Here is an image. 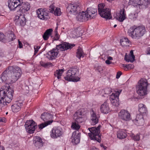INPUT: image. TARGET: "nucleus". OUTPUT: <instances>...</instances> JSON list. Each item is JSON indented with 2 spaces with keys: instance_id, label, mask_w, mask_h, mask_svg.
Returning a JSON list of instances; mask_svg holds the SVG:
<instances>
[{
  "instance_id": "69168bd1",
  "label": "nucleus",
  "mask_w": 150,
  "mask_h": 150,
  "mask_svg": "<svg viewBox=\"0 0 150 150\" xmlns=\"http://www.w3.org/2000/svg\"><path fill=\"white\" fill-rule=\"evenodd\" d=\"M76 140H77V142H78V141H79V139H75V141H76Z\"/></svg>"
},
{
  "instance_id": "37998d69",
  "label": "nucleus",
  "mask_w": 150,
  "mask_h": 150,
  "mask_svg": "<svg viewBox=\"0 0 150 150\" xmlns=\"http://www.w3.org/2000/svg\"><path fill=\"white\" fill-rule=\"evenodd\" d=\"M59 38V36L58 34L57 31L56 30L55 31V35L53 39L54 40H58Z\"/></svg>"
},
{
  "instance_id": "de8ad7c7",
  "label": "nucleus",
  "mask_w": 150,
  "mask_h": 150,
  "mask_svg": "<svg viewBox=\"0 0 150 150\" xmlns=\"http://www.w3.org/2000/svg\"><path fill=\"white\" fill-rule=\"evenodd\" d=\"M40 48V47L39 46H35L34 47V49L35 50V53L34 54H36L37 53L39 49Z\"/></svg>"
},
{
  "instance_id": "09e8293b",
  "label": "nucleus",
  "mask_w": 150,
  "mask_h": 150,
  "mask_svg": "<svg viewBox=\"0 0 150 150\" xmlns=\"http://www.w3.org/2000/svg\"><path fill=\"white\" fill-rule=\"evenodd\" d=\"M73 32H74V33H76V35L75 34V36H72L73 37L75 38V37H77L78 36V35H79V34L77 33H79V32H78L77 30H75V31H73Z\"/></svg>"
},
{
  "instance_id": "79ce46f5",
  "label": "nucleus",
  "mask_w": 150,
  "mask_h": 150,
  "mask_svg": "<svg viewBox=\"0 0 150 150\" xmlns=\"http://www.w3.org/2000/svg\"><path fill=\"white\" fill-rule=\"evenodd\" d=\"M133 139L134 140L138 141L140 139V134H138L132 137Z\"/></svg>"
},
{
  "instance_id": "c756f323",
  "label": "nucleus",
  "mask_w": 150,
  "mask_h": 150,
  "mask_svg": "<svg viewBox=\"0 0 150 150\" xmlns=\"http://www.w3.org/2000/svg\"><path fill=\"white\" fill-rule=\"evenodd\" d=\"M126 132L124 130H120L117 133V136L118 138L120 139H123L127 136Z\"/></svg>"
},
{
  "instance_id": "c85d7f7f",
  "label": "nucleus",
  "mask_w": 150,
  "mask_h": 150,
  "mask_svg": "<svg viewBox=\"0 0 150 150\" xmlns=\"http://www.w3.org/2000/svg\"><path fill=\"white\" fill-rule=\"evenodd\" d=\"M18 17V18H16L14 21L18 23H20L21 25L22 26L24 25L25 23V19L24 17L23 16H18L16 18Z\"/></svg>"
},
{
  "instance_id": "1a4fd4ad",
  "label": "nucleus",
  "mask_w": 150,
  "mask_h": 150,
  "mask_svg": "<svg viewBox=\"0 0 150 150\" xmlns=\"http://www.w3.org/2000/svg\"><path fill=\"white\" fill-rule=\"evenodd\" d=\"M105 4H98V12L100 16L106 19H111L110 10L109 8L105 7Z\"/></svg>"
},
{
  "instance_id": "72a5a7b5",
  "label": "nucleus",
  "mask_w": 150,
  "mask_h": 150,
  "mask_svg": "<svg viewBox=\"0 0 150 150\" xmlns=\"http://www.w3.org/2000/svg\"><path fill=\"white\" fill-rule=\"evenodd\" d=\"M76 57L79 59H80L81 57H83V52L82 49L80 47H79L77 50L76 52Z\"/></svg>"
},
{
  "instance_id": "864d4df0",
  "label": "nucleus",
  "mask_w": 150,
  "mask_h": 150,
  "mask_svg": "<svg viewBox=\"0 0 150 150\" xmlns=\"http://www.w3.org/2000/svg\"><path fill=\"white\" fill-rule=\"evenodd\" d=\"M18 41L19 47L20 48H21L22 47L23 44L20 41H19V40H18Z\"/></svg>"
},
{
  "instance_id": "20e7f679",
  "label": "nucleus",
  "mask_w": 150,
  "mask_h": 150,
  "mask_svg": "<svg viewBox=\"0 0 150 150\" xmlns=\"http://www.w3.org/2000/svg\"><path fill=\"white\" fill-rule=\"evenodd\" d=\"M146 29L143 25L131 27L128 30V33L133 39H139L146 32Z\"/></svg>"
},
{
  "instance_id": "aec40b11",
  "label": "nucleus",
  "mask_w": 150,
  "mask_h": 150,
  "mask_svg": "<svg viewBox=\"0 0 150 150\" xmlns=\"http://www.w3.org/2000/svg\"><path fill=\"white\" fill-rule=\"evenodd\" d=\"M114 17L120 22L123 21L125 18V10L123 8L120 10V13L114 15Z\"/></svg>"
},
{
  "instance_id": "4be33fe9",
  "label": "nucleus",
  "mask_w": 150,
  "mask_h": 150,
  "mask_svg": "<svg viewBox=\"0 0 150 150\" xmlns=\"http://www.w3.org/2000/svg\"><path fill=\"white\" fill-rule=\"evenodd\" d=\"M101 112L104 114H107L110 111L109 104L106 101L102 104L100 108Z\"/></svg>"
},
{
  "instance_id": "13d9d810",
  "label": "nucleus",
  "mask_w": 150,
  "mask_h": 150,
  "mask_svg": "<svg viewBox=\"0 0 150 150\" xmlns=\"http://www.w3.org/2000/svg\"><path fill=\"white\" fill-rule=\"evenodd\" d=\"M25 88L27 90V91L26 92V93H28L29 87L28 86H26L25 87Z\"/></svg>"
},
{
  "instance_id": "2f4dec72",
  "label": "nucleus",
  "mask_w": 150,
  "mask_h": 150,
  "mask_svg": "<svg viewBox=\"0 0 150 150\" xmlns=\"http://www.w3.org/2000/svg\"><path fill=\"white\" fill-rule=\"evenodd\" d=\"M64 71V69H59L57 70L54 73V75L55 77H56L58 79H60L62 74Z\"/></svg>"
},
{
  "instance_id": "8fccbe9b",
  "label": "nucleus",
  "mask_w": 150,
  "mask_h": 150,
  "mask_svg": "<svg viewBox=\"0 0 150 150\" xmlns=\"http://www.w3.org/2000/svg\"><path fill=\"white\" fill-rule=\"evenodd\" d=\"M105 63L107 64H113V62L107 59L105 61Z\"/></svg>"
},
{
  "instance_id": "3c124183",
  "label": "nucleus",
  "mask_w": 150,
  "mask_h": 150,
  "mask_svg": "<svg viewBox=\"0 0 150 150\" xmlns=\"http://www.w3.org/2000/svg\"><path fill=\"white\" fill-rule=\"evenodd\" d=\"M97 69L99 72H100L101 71L103 70V68L101 66L98 67Z\"/></svg>"
},
{
  "instance_id": "412c9836",
  "label": "nucleus",
  "mask_w": 150,
  "mask_h": 150,
  "mask_svg": "<svg viewBox=\"0 0 150 150\" xmlns=\"http://www.w3.org/2000/svg\"><path fill=\"white\" fill-rule=\"evenodd\" d=\"M33 143L36 147L40 148L43 146V143L41 138L35 136L34 137Z\"/></svg>"
},
{
  "instance_id": "ddd939ff",
  "label": "nucleus",
  "mask_w": 150,
  "mask_h": 150,
  "mask_svg": "<svg viewBox=\"0 0 150 150\" xmlns=\"http://www.w3.org/2000/svg\"><path fill=\"white\" fill-rule=\"evenodd\" d=\"M122 91V89H119L115 93H113L110 96V98L111 103L113 105L117 107L119 105V96Z\"/></svg>"
},
{
  "instance_id": "0e129e2a",
  "label": "nucleus",
  "mask_w": 150,
  "mask_h": 150,
  "mask_svg": "<svg viewBox=\"0 0 150 150\" xmlns=\"http://www.w3.org/2000/svg\"><path fill=\"white\" fill-rule=\"evenodd\" d=\"M3 54L2 53V52H0V57H2L3 56Z\"/></svg>"
},
{
  "instance_id": "a18cd8bd",
  "label": "nucleus",
  "mask_w": 150,
  "mask_h": 150,
  "mask_svg": "<svg viewBox=\"0 0 150 150\" xmlns=\"http://www.w3.org/2000/svg\"><path fill=\"white\" fill-rule=\"evenodd\" d=\"M54 8L55 7L54 5L52 4L49 7V10L50 11V12L51 13H53L54 11Z\"/></svg>"
},
{
  "instance_id": "f704fd0d",
  "label": "nucleus",
  "mask_w": 150,
  "mask_h": 150,
  "mask_svg": "<svg viewBox=\"0 0 150 150\" xmlns=\"http://www.w3.org/2000/svg\"><path fill=\"white\" fill-rule=\"evenodd\" d=\"M135 57L134 55H130L128 57L126 55H125V60L127 62H133L134 61L135 59Z\"/></svg>"
},
{
  "instance_id": "6e6552de",
  "label": "nucleus",
  "mask_w": 150,
  "mask_h": 150,
  "mask_svg": "<svg viewBox=\"0 0 150 150\" xmlns=\"http://www.w3.org/2000/svg\"><path fill=\"white\" fill-rule=\"evenodd\" d=\"M100 127V125H99L96 128L92 127L88 128L90 132L88 133V135L91 140L96 141L99 142H100L101 138L99 134Z\"/></svg>"
},
{
  "instance_id": "4c0bfd02",
  "label": "nucleus",
  "mask_w": 150,
  "mask_h": 150,
  "mask_svg": "<svg viewBox=\"0 0 150 150\" xmlns=\"http://www.w3.org/2000/svg\"><path fill=\"white\" fill-rule=\"evenodd\" d=\"M40 64L41 66L45 68L52 66V64L50 62H45L43 61H41L40 62Z\"/></svg>"
},
{
  "instance_id": "39448f33",
  "label": "nucleus",
  "mask_w": 150,
  "mask_h": 150,
  "mask_svg": "<svg viewBox=\"0 0 150 150\" xmlns=\"http://www.w3.org/2000/svg\"><path fill=\"white\" fill-rule=\"evenodd\" d=\"M97 14V10L96 8H87L86 13L83 11L78 14L76 17L77 21L83 22L95 18Z\"/></svg>"
},
{
  "instance_id": "58836bf2",
  "label": "nucleus",
  "mask_w": 150,
  "mask_h": 150,
  "mask_svg": "<svg viewBox=\"0 0 150 150\" xmlns=\"http://www.w3.org/2000/svg\"><path fill=\"white\" fill-rule=\"evenodd\" d=\"M8 38H6V39L8 41H12L15 38V35L13 33H11L8 34Z\"/></svg>"
},
{
  "instance_id": "338daca9",
  "label": "nucleus",
  "mask_w": 150,
  "mask_h": 150,
  "mask_svg": "<svg viewBox=\"0 0 150 150\" xmlns=\"http://www.w3.org/2000/svg\"><path fill=\"white\" fill-rule=\"evenodd\" d=\"M117 26V25H115L114 26V27L115 28Z\"/></svg>"
},
{
  "instance_id": "7ed1b4c3",
  "label": "nucleus",
  "mask_w": 150,
  "mask_h": 150,
  "mask_svg": "<svg viewBox=\"0 0 150 150\" xmlns=\"http://www.w3.org/2000/svg\"><path fill=\"white\" fill-rule=\"evenodd\" d=\"M74 45H71L65 42H62V43L57 45L55 49L54 48L49 51L47 57L50 60H51L56 58L58 53V50L63 51L69 49H71L74 47Z\"/></svg>"
},
{
  "instance_id": "f257e3e1",
  "label": "nucleus",
  "mask_w": 150,
  "mask_h": 150,
  "mask_svg": "<svg viewBox=\"0 0 150 150\" xmlns=\"http://www.w3.org/2000/svg\"><path fill=\"white\" fill-rule=\"evenodd\" d=\"M21 71L18 67H9L2 74L1 77L3 81L10 84L15 82L21 77Z\"/></svg>"
},
{
  "instance_id": "a19ab883",
  "label": "nucleus",
  "mask_w": 150,
  "mask_h": 150,
  "mask_svg": "<svg viewBox=\"0 0 150 150\" xmlns=\"http://www.w3.org/2000/svg\"><path fill=\"white\" fill-rule=\"evenodd\" d=\"M6 40V39L4 34L0 32V41L5 42Z\"/></svg>"
},
{
  "instance_id": "0eeeda50",
  "label": "nucleus",
  "mask_w": 150,
  "mask_h": 150,
  "mask_svg": "<svg viewBox=\"0 0 150 150\" xmlns=\"http://www.w3.org/2000/svg\"><path fill=\"white\" fill-rule=\"evenodd\" d=\"M53 115L49 113L44 112L42 113L41 116V118L45 122L38 125L39 129H41L47 126L51 125L53 122Z\"/></svg>"
},
{
  "instance_id": "473e14b6",
  "label": "nucleus",
  "mask_w": 150,
  "mask_h": 150,
  "mask_svg": "<svg viewBox=\"0 0 150 150\" xmlns=\"http://www.w3.org/2000/svg\"><path fill=\"white\" fill-rule=\"evenodd\" d=\"M140 4V8H146L149 4L150 2L149 0H141Z\"/></svg>"
},
{
  "instance_id": "6ab92c4d",
  "label": "nucleus",
  "mask_w": 150,
  "mask_h": 150,
  "mask_svg": "<svg viewBox=\"0 0 150 150\" xmlns=\"http://www.w3.org/2000/svg\"><path fill=\"white\" fill-rule=\"evenodd\" d=\"M74 119L75 121L78 123H81L83 122L86 120V117H82L80 112H76L74 115Z\"/></svg>"
},
{
  "instance_id": "393cba45",
  "label": "nucleus",
  "mask_w": 150,
  "mask_h": 150,
  "mask_svg": "<svg viewBox=\"0 0 150 150\" xmlns=\"http://www.w3.org/2000/svg\"><path fill=\"white\" fill-rule=\"evenodd\" d=\"M22 105V101H19L16 103L14 104L12 106L11 108L13 112H16L21 109V106Z\"/></svg>"
},
{
  "instance_id": "b1692460",
  "label": "nucleus",
  "mask_w": 150,
  "mask_h": 150,
  "mask_svg": "<svg viewBox=\"0 0 150 150\" xmlns=\"http://www.w3.org/2000/svg\"><path fill=\"white\" fill-rule=\"evenodd\" d=\"M138 110L139 112L142 114V115H146L147 114L148 111L147 108L144 104H140L138 105Z\"/></svg>"
},
{
  "instance_id": "a878e982",
  "label": "nucleus",
  "mask_w": 150,
  "mask_h": 150,
  "mask_svg": "<svg viewBox=\"0 0 150 150\" xmlns=\"http://www.w3.org/2000/svg\"><path fill=\"white\" fill-rule=\"evenodd\" d=\"M5 91H4V89L0 90V105L1 106L6 105L7 102L5 100Z\"/></svg>"
},
{
  "instance_id": "5701e85b",
  "label": "nucleus",
  "mask_w": 150,
  "mask_h": 150,
  "mask_svg": "<svg viewBox=\"0 0 150 150\" xmlns=\"http://www.w3.org/2000/svg\"><path fill=\"white\" fill-rule=\"evenodd\" d=\"M133 122L137 126L143 125L144 122L143 116L141 115H137L136 118L133 120Z\"/></svg>"
},
{
  "instance_id": "f03ea898",
  "label": "nucleus",
  "mask_w": 150,
  "mask_h": 150,
  "mask_svg": "<svg viewBox=\"0 0 150 150\" xmlns=\"http://www.w3.org/2000/svg\"><path fill=\"white\" fill-rule=\"evenodd\" d=\"M8 7L10 10H13L18 8L17 11L20 12L25 13L30 8V4L28 2H24L23 0H9Z\"/></svg>"
},
{
  "instance_id": "4468645a",
  "label": "nucleus",
  "mask_w": 150,
  "mask_h": 150,
  "mask_svg": "<svg viewBox=\"0 0 150 150\" xmlns=\"http://www.w3.org/2000/svg\"><path fill=\"white\" fill-rule=\"evenodd\" d=\"M120 119L125 121H129L131 120L130 113L127 110H122L118 114Z\"/></svg>"
},
{
  "instance_id": "f8f14e48",
  "label": "nucleus",
  "mask_w": 150,
  "mask_h": 150,
  "mask_svg": "<svg viewBox=\"0 0 150 150\" xmlns=\"http://www.w3.org/2000/svg\"><path fill=\"white\" fill-rule=\"evenodd\" d=\"M25 126L26 132L29 134L34 133L37 128V125L33 120H28L25 123Z\"/></svg>"
},
{
  "instance_id": "774afa93",
  "label": "nucleus",
  "mask_w": 150,
  "mask_h": 150,
  "mask_svg": "<svg viewBox=\"0 0 150 150\" xmlns=\"http://www.w3.org/2000/svg\"><path fill=\"white\" fill-rule=\"evenodd\" d=\"M57 27H56V28H55V31L56 30H57Z\"/></svg>"
},
{
  "instance_id": "7c9ffc66",
  "label": "nucleus",
  "mask_w": 150,
  "mask_h": 150,
  "mask_svg": "<svg viewBox=\"0 0 150 150\" xmlns=\"http://www.w3.org/2000/svg\"><path fill=\"white\" fill-rule=\"evenodd\" d=\"M121 45L123 46H129L130 41L127 38H123L120 40Z\"/></svg>"
},
{
  "instance_id": "4d7b16f0",
  "label": "nucleus",
  "mask_w": 150,
  "mask_h": 150,
  "mask_svg": "<svg viewBox=\"0 0 150 150\" xmlns=\"http://www.w3.org/2000/svg\"><path fill=\"white\" fill-rule=\"evenodd\" d=\"M113 59L110 56L108 57L107 60H112Z\"/></svg>"
},
{
  "instance_id": "ea45409f",
  "label": "nucleus",
  "mask_w": 150,
  "mask_h": 150,
  "mask_svg": "<svg viewBox=\"0 0 150 150\" xmlns=\"http://www.w3.org/2000/svg\"><path fill=\"white\" fill-rule=\"evenodd\" d=\"M61 11L59 8H56L55 10L54 11V13L56 16H60L61 14Z\"/></svg>"
},
{
  "instance_id": "423d86ee",
  "label": "nucleus",
  "mask_w": 150,
  "mask_h": 150,
  "mask_svg": "<svg viewBox=\"0 0 150 150\" xmlns=\"http://www.w3.org/2000/svg\"><path fill=\"white\" fill-rule=\"evenodd\" d=\"M148 84L146 79H141L136 86L137 93L140 96L146 95L148 93L147 86Z\"/></svg>"
},
{
  "instance_id": "6e6d98bb",
  "label": "nucleus",
  "mask_w": 150,
  "mask_h": 150,
  "mask_svg": "<svg viewBox=\"0 0 150 150\" xmlns=\"http://www.w3.org/2000/svg\"><path fill=\"white\" fill-rule=\"evenodd\" d=\"M5 120V118H0V122H4Z\"/></svg>"
},
{
  "instance_id": "bb28decb",
  "label": "nucleus",
  "mask_w": 150,
  "mask_h": 150,
  "mask_svg": "<svg viewBox=\"0 0 150 150\" xmlns=\"http://www.w3.org/2000/svg\"><path fill=\"white\" fill-rule=\"evenodd\" d=\"M52 31L53 30L52 28H50L46 30L42 35L44 40H47L50 36L51 35Z\"/></svg>"
},
{
  "instance_id": "bf43d9fd",
  "label": "nucleus",
  "mask_w": 150,
  "mask_h": 150,
  "mask_svg": "<svg viewBox=\"0 0 150 150\" xmlns=\"http://www.w3.org/2000/svg\"><path fill=\"white\" fill-rule=\"evenodd\" d=\"M4 147L1 146H0V150H4Z\"/></svg>"
},
{
  "instance_id": "c03bdc74",
  "label": "nucleus",
  "mask_w": 150,
  "mask_h": 150,
  "mask_svg": "<svg viewBox=\"0 0 150 150\" xmlns=\"http://www.w3.org/2000/svg\"><path fill=\"white\" fill-rule=\"evenodd\" d=\"M104 92L105 94H109L111 92V89L109 88H105L104 89Z\"/></svg>"
},
{
  "instance_id": "603ef678",
  "label": "nucleus",
  "mask_w": 150,
  "mask_h": 150,
  "mask_svg": "<svg viewBox=\"0 0 150 150\" xmlns=\"http://www.w3.org/2000/svg\"><path fill=\"white\" fill-rule=\"evenodd\" d=\"M121 74H122V72H117V75H116V78H117V79L119 78L120 77Z\"/></svg>"
},
{
  "instance_id": "f3484780",
  "label": "nucleus",
  "mask_w": 150,
  "mask_h": 150,
  "mask_svg": "<svg viewBox=\"0 0 150 150\" xmlns=\"http://www.w3.org/2000/svg\"><path fill=\"white\" fill-rule=\"evenodd\" d=\"M64 78L66 80L74 82L79 81L80 79L77 76L73 75V74L68 71L67 72L66 76L64 77Z\"/></svg>"
},
{
  "instance_id": "e2e57ef3",
  "label": "nucleus",
  "mask_w": 150,
  "mask_h": 150,
  "mask_svg": "<svg viewBox=\"0 0 150 150\" xmlns=\"http://www.w3.org/2000/svg\"><path fill=\"white\" fill-rule=\"evenodd\" d=\"M92 150H99L98 148H93Z\"/></svg>"
},
{
  "instance_id": "a211bd4d",
  "label": "nucleus",
  "mask_w": 150,
  "mask_h": 150,
  "mask_svg": "<svg viewBox=\"0 0 150 150\" xmlns=\"http://www.w3.org/2000/svg\"><path fill=\"white\" fill-rule=\"evenodd\" d=\"M51 134V137L53 138H56L61 136L63 134L62 129L60 128L54 127L52 130Z\"/></svg>"
},
{
  "instance_id": "9d476101",
  "label": "nucleus",
  "mask_w": 150,
  "mask_h": 150,
  "mask_svg": "<svg viewBox=\"0 0 150 150\" xmlns=\"http://www.w3.org/2000/svg\"><path fill=\"white\" fill-rule=\"evenodd\" d=\"M81 9L80 3L77 1L69 4L67 8V11L68 14H75L80 12Z\"/></svg>"
},
{
  "instance_id": "9b49d317",
  "label": "nucleus",
  "mask_w": 150,
  "mask_h": 150,
  "mask_svg": "<svg viewBox=\"0 0 150 150\" xmlns=\"http://www.w3.org/2000/svg\"><path fill=\"white\" fill-rule=\"evenodd\" d=\"M4 91H5V100L7 103H10L13 98V91L11 88L9 86V84L7 83L3 86Z\"/></svg>"
},
{
  "instance_id": "dca6fc26",
  "label": "nucleus",
  "mask_w": 150,
  "mask_h": 150,
  "mask_svg": "<svg viewBox=\"0 0 150 150\" xmlns=\"http://www.w3.org/2000/svg\"><path fill=\"white\" fill-rule=\"evenodd\" d=\"M38 16L40 19L47 20L49 18L48 13L45 11V9L40 8L36 12Z\"/></svg>"
},
{
  "instance_id": "680f3d73",
  "label": "nucleus",
  "mask_w": 150,
  "mask_h": 150,
  "mask_svg": "<svg viewBox=\"0 0 150 150\" xmlns=\"http://www.w3.org/2000/svg\"><path fill=\"white\" fill-rule=\"evenodd\" d=\"M100 146L101 147H103V148L104 149H105L107 148L105 146H104L103 145H101Z\"/></svg>"
},
{
  "instance_id": "c9c22d12",
  "label": "nucleus",
  "mask_w": 150,
  "mask_h": 150,
  "mask_svg": "<svg viewBox=\"0 0 150 150\" xmlns=\"http://www.w3.org/2000/svg\"><path fill=\"white\" fill-rule=\"evenodd\" d=\"M67 71L73 74V75L77 76V73L78 72V69L76 67H73L70 68Z\"/></svg>"
},
{
  "instance_id": "2eb2a0df",
  "label": "nucleus",
  "mask_w": 150,
  "mask_h": 150,
  "mask_svg": "<svg viewBox=\"0 0 150 150\" xmlns=\"http://www.w3.org/2000/svg\"><path fill=\"white\" fill-rule=\"evenodd\" d=\"M100 117V115L92 110L91 112L90 122L91 125H94L97 124L98 122Z\"/></svg>"
},
{
  "instance_id": "e433bc0d",
  "label": "nucleus",
  "mask_w": 150,
  "mask_h": 150,
  "mask_svg": "<svg viewBox=\"0 0 150 150\" xmlns=\"http://www.w3.org/2000/svg\"><path fill=\"white\" fill-rule=\"evenodd\" d=\"M77 122L75 121L74 122L72 123L71 127L72 129L76 130H78L80 128V126L78 124Z\"/></svg>"
},
{
  "instance_id": "49530a36",
  "label": "nucleus",
  "mask_w": 150,
  "mask_h": 150,
  "mask_svg": "<svg viewBox=\"0 0 150 150\" xmlns=\"http://www.w3.org/2000/svg\"><path fill=\"white\" fill-rule=\"evenodd\" d=\"M123 67H125L127 69H133L134 67L133 65L132 64H128L126 65L125 67L124 66V64H123Z\"/></svg>"
},
{
  "instance_id": "5fc2aeb1",
  "label": "nucleus",
  "mask_w": 150,
  "mask_h": 150,
  "mask_svg": "<svg viewBox=\"0 0 150 150\" xmlns=\"http://www.w3.org/2000/svg\"><path fill=\"white\" fill-rule=\"evenodd\" d=\"M146 53L147 54H150V47L148 48L146 50Z\"/></svg>"
},
{
  "instance_id": "052dcab7",
  "label": "nucleus",
  "mask_w": 150,
  "mask_h": 150,
  "mask_svg": "<svg viewBox=\"0 0 150 150\" xmlns=\"http://www.w3.org/2000/svg\"><path fill=\"white\" fill-rule=\"evenodd\" d=\"M130 54L131 55H134V54H133V52L132 50H131L130 52Z\"/></svg>"
},
{
  "instance_id": "cd10ccee",
  "label": "nucleus",
  "mask_w": 150,
  "mask_h": 150,
  "mask_svg": "<svg viewBox=\"0 0 150 150\" xmlns=\"http://www.w3.org/2000/svg\"><path fill=\"white\" fill-rule=\"evenodd\" d=\"M141 0H129L128 2L129 5H132L137 8H140Z\"/></svg>"
}]
</instances>
